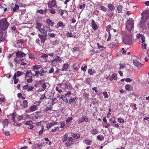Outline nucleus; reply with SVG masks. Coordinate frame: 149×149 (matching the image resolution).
Wrapping results in <instances>:
<instances>
[{
  "label": "nucleus",
  "mask_w": 149,
  "mask_h": 149,
  "mask_svg": "<svg viewBox=\"0 0 149 149\" xmlns=\"http://www.w3.org/2000/svg\"><path fill=\"white\" fill-rule=\"evenodd\" d=\"M134 27V21L132 19L129 18L127 21L126 25V29L129 32L132 33Z\"/></svg>",
  "instance_id": "obj_1"
},
{
  "label": "nucleus",
  "mask_w": 149,
  "mask_h": 149,
  "mask_svg": "<svg viewBox=\"0 0 149 149\" xmlns=\"http://www.w3.org/2000/svg\"><path fill=\"white\" fill-rule=\"evenodd\" d=\"M133 34L132 33L126 34L123 38V41L125 44L131 45L132 42Z\"/></svg>",
  "instance_id": "obj_2"
},
{
  "label": "nucleus",
  "mask_w": 149,
  "mask_h": 149,
  "mask_svg": "<svg viewBox=\"0 0 149 149\" xmlns=\"http://www.w3.org/2000/svg\"><path fill=\"white\" fill-rule=\"evenodd\" d=\"M9 25V23L7 22L6 18H3L0 21V26L1 29L3 31L6 30Z\"/></svg>",
  "instance_id": "obj_3"
},
{
  "label": "nucleus",
  "mask_w": 149,
  "mask_h": 149,
  "mask_svg": "<svg viewBox=\"0 0 149 149\" xmlns=\"http://www.w3.org/2000/svg\"><path fill=\"white\" fill-rule=\"evenodd\" d=\"M36 73V76H38L39 74L42 76H45L46 75L47 71L44 70L43 68L39 70H36L35 71Z\"/></svg>",
  "instance_id": "obj_4"
},
{
  "label": "nucleus",
  "mask_w": 149,
  "mask_h": 149,
  "mask_svg": "<svg viewBox=\"0 0 149 149\" xmlns=\"http://www.w3.org/2000/svg\"><path fill=\"white\" fill-rule=\"evenodd\" d=\"M73 140H74V139L72 137H69L67 142L65 143V145L67 147H70L74 144V142Z\"/></svg>",
  "instance_id": "obj_5"
},
{
  "label": "nucleus",
  "mask_w": 149,
  "mask_h": 149,
  "mask_svg": "<svg viewBox=\"0 0 149 149\" xmlns=\"http://www.w3.org/2000/svg\"><path fill=\"white\" fill-rule=\"evenodd\" d=\"M36 76V73L35 74L32 73L31 71L30 70H27L25 73V78H27V77L32 78Z\"/></svg>",
  "instance_id": "obj_6"
},
{
  "label": "nucleus",
  "mask_w": 149,
  "mask_h": 149,
  "mask_svg": "<svg viewBox=\"0 0 149 149\" xmlns=\"http://www.w3.org/2000/svg\"><path fill=\"white\" fill-rule=\"evenodd\" d=\"M38 37L40 38L41 41L43 43H44L45 40H47V35H41L40 34H38Z\"/></svg>",
  "instance_id": "obj_7"
},
{
  "label": "nucleus",
  "mask_w": 149,
  "mask_h": 149,
  "mask_svg": "<svg viewBox=\"0 0 149 149\" xmlns=\"http://www.w3.org/2000/svg\"><path fill=\"white\" fill-rule=\"evenodd\" d=\"M136 36L137 38L139 39V40L141 42H145L144 36L143 35L139 33L137 34Z\"/></svg>",
  "instance_id": "obj_8"
},
{
  "label": "nucleus",
  "mask_w": 149,
  "mask_h": 149,
  "mask_svg": "<svg viewBox=\"0 0 149 149\" xmlns=\"http://www.w3.org/2000/svg\"><path fill=\"white\" fill-rule=\"evenodd\" d=\"M26 54L21 51H18L16 52V55L17 57L21 58L25 56Z\"/></svg>",
  "instance_id": "obj_9"
},
{
  "label": "nucleus",
  "mask_w": 149,
  "mask_h": 149,
  "mask_svg": "<svg viewBox=\"0 0 149 149\" xmlns=\"http://www.w3.org/2000/svg\"><path fill=\"white\" fill-rule=\"evenodd\" d=\"M84 121L86 122H88V119L86 116H84L81 117L80 119L78 120V123L79 124H80Z\"/></svg>",
  "instance_id": "obj_10"
},
{
  "label": "nucleus",
  "mask_w": 149,
  "mask_h": 149,
  "mask_svg": "<svg viewBox=\"0 0 149 149\" xmlns=\"http://www.w3.org/2000/svg\"><path fill=\"white\" fill-rule=\"evenodd\" d=\"M91 26L94 30L95 31L97 29L98 26L93 19H92L91 20Z\"/></svg>",
  "instance_id": "obj_11"
},
{
  "label": "nucleus",
  "mask_w": 149,
  "mask_h": 149,
  "mask_svg": "<svg viewBox=\"0 0 149 149\" xmlns=\"http://www.w3.org/2000/svg\"><path fill=\"white\" fill-rule=\"evenodd\" d=\"M58 122L57 121H54L52 123H49L47 125V128L48 129L52 127L57 124Z\"/></svg>",
  "instance_id": "obj_12"
},
{
  "label": "nucleus",
  "mask_w": 149,
  "mask_h": 149,
  "mask_svg": "<svg viewBox=\"0 0 149 149\" xmlns=\"http://www.w3.org/2000/svg\"><path fill=\"white\" fill-rule=\"evenodd\" d=\"M133 63L134 65L138 67H140L141 65V63L136 60H134L133 61Z\"/></svg>",
  "instance_id": "obj_13"
},
{
  "label": "nucleus",
  "mask_w": 149,
  "mask_h": 149,
  "mask_svg": "<svg viewBox=\"0 0 149 149\" xmlns=\"http://www.w3.org/2000/svg\"><path fill=\"white\" fill-rule=\"evenodd\" d=\"M65 96V95H59V97L62 99L65 103H67L68 102V100Z\"/></svg>",
  "instance_id": "obj_14"
},
{
  "label": "nucleus",
  "mask_w": 149,
  "mask_h": 149,
  "mask_svg": "<svg viewBox=\"0 0 149 149\" xmlns=\"http://www.w3.org/2000/svg\"><path fill=\"white\" fill-rule=\"evenodd\" d=\"M42 68V66L39 65H33V66L32 69L34 71L36 70H39V69H40Z\"/></svg>",
  "instance_id": "obj_15"
},
{
  "label": "nucleus",
  "mask_w": 149,
  "mask_h": 149,
  "mask_svg": "<svg viewBox=\"0 0 149 149\" xmlns=\"http://www.w3.org/2000/svg\"><path fill=\"white\" fill-rule=\"evenodd\" d=\"M109 9L111 11H113L115 10V8L114 6L111 3H109L107 6Z\"/></svg>",
  "instance_id": "obj_16"
},
{
  "label": "nucleus",
  "mask_w": 149,
  "mask_h": 149,
  "mask_svg": "<svg viewBox=\"0 0 149 149\" xmlns=\"http://www.w3.org/2000/svg\"><path fill=\"white\" fill-rule=\"evenodd\" d=\"M76 98L75 97H73V98H70L69 100V104H72L73 105L76 104V102L75 100Z\"/></svg>",
  "instance_id": "obj_17"
},
{
  "label": "nucleus",
  "mask_w": 149,
  "mask_h": 149,
  "mask_svg": "<svg viewBox=\"0 0 149 149\" xmlns=\"http://www.w3.org/2000/svg\"><path fill=\"white\" fill-rule=\"evenodd\" d=\"M68 136L67 134H66L63 136L62 138V140L63 142L64 143L68 139Z\"/></svg>",
  "instance_id": "obj_18"
},
{
  "label": "nucleus",
  "mask_w": 149,
  "mask_h": 149,
  "mask_svg": "<svg viewBox=\"0 0 149 149\" xmlns=\"http://www.w3.org/2000/svg\"><path fill=\"white\" fill-rule=\"evenodd\" d=\"M83 143L87 145H90L92 143V141L91 140H85L83 141Z\"/></svg>",
  "instance_id": "obj_19"
},
{
  "label": "nucleus",
  "mask_w": 149,
  "mask_h": 149,
  "mask_svg": "<svg viewBox=\"0 0 149 149\" xmlns=\"http://www.w3.org/2000/svg\"><path fill=\"white\" fill-rule=\"evenodd\" d=\"M117 79V75L115 74H113L111 75V77L109 78V79L110 81H112L113 79L116 80Z\"/></svg>",
  "instance_id": "obj_20"
},
{
  "label": "nucleus",
  "mask_w": 149,
  "mask_h": 149,
  "mask_svg": "<svg viewBox=\"0 0 149 149\" xmlns=\"http://www.w3.org/2000/svg\"><path fill=\"white\" fill-rule=\"evenodd\" d=\"M38 109V107L36 105H33L31 106L30 108V110L31 111H33Z\"/></svg>",
  "instance_id": "obj_21"
},
{
  "label": "nucleus",
  "mask_w": 149,
  "mask_h": 149,
  "mask_svg": "<svg viewBox=\"0 0 149 149\" xmlns=\"http://www.w3.org/2000/svg\"><path fill=\"white\" fill-rule=\"evenodd\" d=\"M3 33L2 31L0 30V42L4 41L5 38L3 37Z\"/></svg>",
  "instance_id": "obj_22"
},
{
  "label": "nucleus",
  "mask_w": 149,
  "mask_h": 149,
  "mask_svg": "<svg viewBox=\"0 0 149 149\" xmlns=\"http://www.w3.org/2000/svg\"><path fill=\"white\" fill-rule=\"evenodd\" d=\"M46 22L49 26H53L54 24V22L50 19H47L46 20Z\"/></svg>",
  "instance_id": "obj_23"
},
{
  "label": "nucleus",
  "mask_w": 149,
  "mask_h": 149,
  "mask_svg": "<svg viewBox=\"0 0 149 149\" xmlns=\"http://www.w3.org/2000/svg\"><path fill=\"white\" fill-rule=\"evenodd\" d=\"M149 15V10H145V11H143L141 14V15L142 16H143L144 15H145L146 17H147V16L148 15Z\"/></svg>",
  "instance_id": "obj_24"
},
{
  "label": "nucleus",
  "mask_w": 149,
  "mask_h": 149,
  "mask_svg": "<svg viewBox=\"0 0 149 149\" xmlns=\"http://www.w3.org/2000/svg\"><path fill=\"white\" fill-rule=\"evenodd\" d=\"M57 28H59V27H61L62 28H64L65 25L63 24V23L62 22H59L56 25Z\"/></svg>",
  "instance_id": "obj_25"
},
{
  "label": "nucleus",
  "mask_w": 149,
  "mask_h": 149,
  "mask_svg": "<svg viewBox=\"0 0 149 149\" xmlns=\"http://www.w3.org/2000/svg\"><path fill=\"white\" fill-rule=\"evenodd\" d=\"M123 6L121 5H118L117 7L118 12V13H122Z\"/></svg>",
  "instance_id": "obj_26"
},
{
  "label": "nucleus",
  "mask_w": 149,
  "mask_h": 149,
  "mask_svg": "<svg viewBox=\"0 0 149 149\" xmlns=\"http://www.w3.org/2000/svg\"><path fill=\"white\" fill-rule=\"evenodd\" d=\"M22 105V106L24 108H26L28 106V102L26 100H24Z\"/></svg>",
  "instance_id": "obj_27"
},
{
  "label": "nucleus",
  "mask_w": 149,
  "mask_h": 149,
  "mask_svg": "<svg viewBox=\"0 0 149 149\" xmlns=\"http://www.w3.org/2000/svg\"><path fill=\"white\" fill-rule=\"evenodd\" d=\"M69 66L68 64V63H65L64 64L63 66L62 71H63L67 69Z\"/></svg>",
  "instance_id": "obj_28"
},
{
  "label": "nucleus",
  "mask_w": 149,
  "mask_h": 149,
  "mask_svg": "<svg viewBox=\"0 0 149 149\" xmlns=\"http://www.w3.org/2000/svg\"><path fill=\"white\" fill-rule=\"evenodd\" d=\"M62 60V58L59 56H57L56 58H55L54 59V61H55L57 63L58 62H60Z\"/></svg>",
  "instance_id": "obj_29"
},
{
  "label": "nucleus",
  "mask_w": 149,
  "mask_h": 149,
  "mask_svg": "<svg viewBox=\"0 0 149 149\" xmlns=\"http://www.w3.org/2000/svg\"><path fill=\"white\" fill-rule=\"evenodd\" d=\"M89 93H86L84 92L83 94V97L86 99H89Z\"/></svg>",
  "instance_id": "obj_30"
},
{
  "label": "nucleus",
  "mask_w": 149,
  "mask_h": 149,
  "mask_svg": "<svg viewBox=\"0 0 149 149\" xmlns=\"http://www.w3.org/2000/svg\"><path fill=\"white\" fill-rule=\"evenodd\" d=\"M65 84L67 88H71V85L69 81H66Z\"/></svg>",
  "instance_id": "obj_31"
},
{
  "label": "nucleus",
  "mask_w": 149,
  "mask_h": 149,
  "mask_svg": "<svg viewBox=\"0 0 149 149\" xmlns=\"http://www.w3.org/2000/svg\"><path fill=\"white\" fill-rule=\"evenodd\" d=\"M72 136L74 139H77L80 137V135L79 134H74V133H72Z\"/></svg>",
  "instance_id": "obj_32"
},
{
  "label": "nucleus",
  "mask_w": 149,
  "mask_h": 149,
  "mask_svg": "<svg viewBox=\"0 0 149 149\" xmlns=\"http://www.w3.org/2000/svg\"><path fill=\"white\" fill-rule=\"evenodd\" d=\"M99 132L98 130L97 129L92 130L91 132V133L93 135H95Z\"/></svg>",
  "instance_id": "obj_33"
},
{
  "label": "nucleus",
  "mask_w": 149,
  "mask_h": 149,
  "mask_svg": "<svg viewBox=\"0 0 149 149\" xmlns=\"http://www.w3.org/2000/svg\"><path fill=\"white\" fill-rule=\"evenodd\" d=\"M53 107L52 106H50L49 107H47L46 108L45 110V111L46 112H47L49 111L52 110L53 109Z\"/></svg>",
  "instance_id": "obj_34"
},
{
  "label": "nucleus",
  "mask_w": 149,
  "mask_h": 149,
  "mask_svg": "<svg viewBox=\"0 0 149 149\" xmlns=\"http://www.w3.org/2000/svg\"><path fill=\"white\" fill-rule=\"evenodd\" d=\"M36 24L37 26H36V28L39 30V29H40L41 27H42V24L40 23L37 22V21L36 22Z\"/></svg>",
  "instance_id": "obj_35"
},
{
  "label": "nucleus",
  "mask_w": 149,
  "mask_h": 149,
  "mask_svg": "<svg viewBox=\"0 0 149 149\" xmlns=\"http://www.w3.org/2000/svg\"><path fill=\"white\" fill-rule=\"evenodd\" d=\"M113 11H109L107 13V15L108 16L111 17L113 16Z\"/></svg>",
  "instance_id": "obj_36"
},
{
  "label": "nucleus",
  "mask_w": 149,
  "mask_h": 149,
  "mask_svg": "<svg viewBox=\"0 0 149 149\" xmlns=\"http://www.w3.org/2000/svg\"><path fill=\"white\" fill-rule=\"evenodd\" d=\"M100 9L104 12H106L107 11V8L103 6H100Z\"/></svg>",
  "instance_id": "obj_37"
},
{
  "label": "nucleus",
  "mask_w": 149,
  "mask_h": 149,
  "mask_svg": "<svg viewBox=\"0 0 149 149\" xmlns=\"http://www.w3.org/2000/svg\"><path fill=\"white\" fill-rule=\"evenodd\" d=\"M111 27V25H109L107 26L106 27V31L108 33H110V30Z\"/></svg>",
  "instance_id": "obj_38"
},
{
  "label": "nucleus",
  "mask_w": 149,
  "mask_h": 149,
  "mask_svg": "<svg viewBox=\"0 0 149 149\" xmlns=\"http://www.w3.org/2000/svg\"><path fill=\"white\" fill-rule=\"evenodd\" d=\"M57 100L56 97H54L52 100V105H53L57 103Z\"/></svg>",
  "instance_id": "obj_39"
},
{
  "label": "nucleus",
  "mask_w": 149,
  "mask_h": 149,
  "mask_svg": "<svg viewBox=\"0 0 149 149\" xmlns=\"http://www.w3.org/2000/svg\"><path fill=\"white\" fill-rule=\"evenodd\" d=\"M48 55L46 54H43L41 56V58H43L45 61L47 60V58L48 57Z\"/></svg>",
  "instance_id": "obj_40"
},
{
  "label": "nucleus",
  "mask_w": 149,
  "mask_h": 149,
  "mask_svg": "<svg viewBox=\"0 0 149 149\" xmlns=\"http://www.w3.org/2000/svg\"><path fill=\"white\" fill-rule=\"evenodd\" d=\"M39 30L42 33L45 35L46 34L47 32V31H46L45 30L42 28H40V29H39Z\"/></svg>",
  "instance_id": "obj_41"
},
{
  "label": "nucleus",
  "mask_w": 149,
  "mask_h": 149,
  "mask_svg": "<svg viewBox=\"0 0 149 149\" xmlns=\"http://www.w3.org/2000/svg\"><path fill=\"white\" fill-rule=\"evenodd\" d=\"M59 127L58 126L56 127H54V128H52L51 130V132H54L58 130H59Z\"/></svg>",
  "instance_id": "obj_42"
},
{
  "label": "nucleus",
  "mask_w": 149,
  "mask_h": 149,
  "mask_svg": "<svg viewBox=\"0 0 149 149\" xmlns=\"http://www.w3.org/2000/svg\"><path fill=\"white\" fill-rule=\"evenodd\" d=\"M16 74L17 77H20V76L22 75L23 74V72H22L17 71L16 73Z\"/></svg>",
  "instance_id": "obj_43"
},
{
  "label": "nucleus",
  "mask_w": 149,
  "mask_h": 149,
  "mask_svg": "<svg viewBox=\"0 0 149 149\" xmlns=\"http://www.w3.org/2000/svg\"><path fill=\"white\" fill-rule=\"evenodd\" d=\"M19 8V6L17 4L15 5V7L13 8V10L14 12H16Z\"/></svg>",
  "instance_id": "obj_44"
},
{
  "label": "nucleus",
  "mask_w": 149,
  "mask_h": 149,
  "mask_svg": "<svg viewBox=\"0 0 149 149\" xmlns=\"http://www.w3.org/2000/svg\"><path fill=\"white\" fill-rule=\"evenodd\" d=\"M95 72L94 71H93L92 69H89L88 70V73L91 75L93 74Z\"/></svg>",
  "instance_id": "obj_45"
},
{
  "label": "nucleus",
  "mask_w": 149,
  "mask_h": 149,
  "mask_svg": "<svg viewBox=\"0 0 149 149\" xmlns=\"http://www.w3.org/2000/svg\"><path fill=\"white\" fill-rule=\"evenodd\" d=\"M12 120L13 121H15V117H16V113H13L12 114Z\"/></svg>",
  "instance_id": "obj_46"
},
{
  "label": "nucleus",
  "mask_w": 149,
  "mask_h": 149,
  "mask_svg": "<svg viewBox=\"0 0 149 149\" xmlns=\"http://www.w3.org/2000/svg\"><path fill=\"white\" fill-rule=\"evenodd\" d=\"M72 120V117H70L68 118L66 120L67 124H68V123L70 122Z\"/></svg>",
  "instance_id": "obj_47"
},
{
  "label": "nucleus",
  "mask_w": 149,
  "mask_h": 149,
  "mask_svg": "<svg viewBox=\"0 0 149 149\" xmlns=\"http://www.w3.org/2000/svg\"><path fill=\"white\" fill-rule=\"evenodd\" d=\"M130 85L129 84H126L125 86V89L127 91H129L130 90Z\"/></svg>",
  "instance_id": "obj_48"
},
{
  "label": "nucleus",
  "mask_w": 149,
  "mask_h": 149,
  "mask_svg": "<svg viewBox=\"0 0 149 149\" xmlns=\"http://www.w3.org/2000/svg\"><path fill=\"white\" fill-rule=\"evenodd\" d=\"M145 42H141V43H142V47L145 49L146 48L147 45L146 43H145Z\"/></svg>",
  "instance_id": "obj_49"
},
{
  "label": "nucleus",
  "mask_w": 149,
  "mask_h": 149,
  "mask_svg": "<svg viewBox=\"0 0 149 149\" xmlns=\"http://www.w3.org/2000/svg\"><path fill=\"white\" fill-rule=\"evenodd\" d=\"M47 84H48L47 83H45V82L43 83L42 84L41 86L44 89H46L47 87Z\"/></svg>",
  "instance_id": "obj_50"
},
{
  "label": "nucleus",
  "mask_w": 149,
  "mask_h": 149,
  "mask_svg": "<svg viewBox=\"0 0 149 149\" xmlns=\"http://www.w3.org/2000/svg\"><path fill=\"white\" fill-rule=\"evenodd\" d=\"M117 120L118 122H119L120 123H124V120L121 118H118Z\"/></svg>",
  "instance_id": "obj_51"
},
{
  "label": "nucleus",
  "mask_w": 149,
  "mask_h": 149,
  "mask_svg": "<svg viewBox=\"0 0 149 149\" xmlns=\"http://www.w3.org/2000/svg\"><path fill=\"white\" fill-rule=\"evenodd\" d=\"M42 142H39L38 143L36 144L35 146L36 148H38L40 146H42Z\"/></svg>",
  "instance_id": "obj_52"
},
{
  "label": "nucleus",
  "mask_w": 149,
  "mask_h": 149,
  "mask_svg": "<svg viewBox=\"0 0 149 149\" xmlns=\"http://www.w3.org/2000/svg\"><path fill=\"white\" fill-rule=\"evenodd\" d=\"M118 43V42L117 41L116 42H113L111 43V45L112 47H115L117 45V44Z\"/></svg>",
  "instance_id": "obj_53"
},
{
  "label": "nucleus",
  "mask_w": 149,
  "mask_h": 149,
  "mask_svg": "<svg viewBox=\"0 0 149 149\" xmlns=\"http://www.w3.org/2000/svg\"><path fill=\"white\" fill-rule=\"evenodd\" d=\"M102 94L104 96V97L106 98H108L109 97V95L106 91L102 93Z\"/></svg>",
  "instance_id": "obj_54"
},
{
  "label": "nucleus",
  "mask_w": 149,
  "mask_h": 149,
  "mask_svg": "<svg viewBox=\"0 0 149 149\" xmlns=\"http://www.w3.org/2000/svg\"><path fill=\"white\" fill-rule=\"evenodd\" d=\"M34 88V87L33 86H28L27 91L29 92L31 91Z\"/></svg>",
  "instance_id": "obj_55"
},
{
  "label": "nucleus",
  "mask_w": 149,
  "mask_h": 149,
  "mask_svg": "<svg viewBox=\"0 0 149 149\" xmlns=\"http://www.w3.org/2000/svg\"><path fill=\"white\" fill-rule=\"evenodd\" d=\"M17 119H18V120L19 121L21 120H23L24 117L23 115L19 116H18L17 118Z\"/></svg>",
  "instance_id": "obj_56"
},
{
  "label": "nucleus",
  "mask_w": 149,
  "mask_h": 149,
  "mask_svg": "<svg viewBox=\"0 0 149 149\" xmlns=\"http://www.w3.org/2000/svg\"><path fill=\"white\" fill-rule=\"evenodd\" d=\"M24 42V40L23 39H20L18 40V42H17V44H21V45H22V44Z\"/></svg>",
  "instance_id": "obj_57"
},
{
  "label": "nucleus",
  "mask_w": 149,
  "mask_h": 149,
  "mask_svg": "<svg viewBox=\"0 0 149 149\" xmlns=\"http://www.w3.org/2000/svg\"><path fill=\"white\" fill-rule=\"evenodd\" d=\"M51 9H49V12L52 14H54L56 13L55 10L52 9L51 7H50Z\"/></svg>",
  "instance_id": "obj_58"
},
{
  "label": "nucleus",
  "mask_w": 149,
  "mask_h": 149,
  "mask_svg": "<svg viewBox=\"0 0 149 149\" xmlns=\"http://www.w3.org/2000/svg\"><path fill=\"white\" fill-rule=\"evenodd\" d=\"M44 12V10L42 9L37 11V13H39L41 14L45 15V13Z\"/></svg>",
  "instance_id": "obj_59"
},
{
  "label": "nucleus",
  "mask_w": 149,
  "mask_h": 149,
  "mask_svg": "<svg viewBox=\"0 0 149 149\" xmlns=\"http://www.w3.org/2000/svg\"><path fill=\"white\" fill-rule=\"evenodd\" d=\"M49 36L51 37H54L56 36V34L54 33H49L48 34Z\"/></svg>",
  "instance_id": "obj_60"
},
{
  "label": "nucleus",
  "mask_w": 149,
  "mask_h": 149,
  "mask_svg": "<svg viewBox=\"0 0 149 149\" xmlns=\"http://www.w3.org/2000/svg\"><path fill=\"white\" fill-rule=\"evenodd\" d=\"M25 124L27 125H31L33 124V122L31 121H27L26 122Z\"/></svg>",
  "instance_id": "obj_61"
},
{
  "label": "nucleus",
  "mask_w": 149,
  "mask_h": 149,
  "mask_svg": "<svg viewBox=\"0 0 149 149\" xmlns=\"http://www.w3.org/2000/svg\"><path fill=\"white\" fill-rule=\"evenodd\" d=\"M66 36L68 37H73L74 35H72V33H71L68 32L66 34Z\"/></svg>",
  "instance_id": "obj_62"
},
{
  "label": "nucleus",
  "mask_w": 149,
  "mask_h": 149,
  "mask_svg": "<svg viewBox=\"0 0 149 149\" xmlns=\"http://www.w3.org/2000/svg\"><path fill=\"white\" fill-rule=\"evenodd\" d=\"M33 80L32 78H28L26 80V82L28 83H30L32 82Z\"/></svg>",
  "instance_id": "obj_63"
},
{
  "label": "nucleus",
  "mask_w": 149,
  "mask_h": 149,
  "mask_svg": "<svg viewBox=\"0 0 149 149\" xmlns=\"http://www.w3.org/2000/svg\"><path fill=\"white\" fill-rule=\"evenodd\" d=\"M61 124V128H63L65 126V124L64 122L63 121L62 122H61L60 123Z\"/></svg>",
  "instance_id": "obj_64"
}]
</instances>
